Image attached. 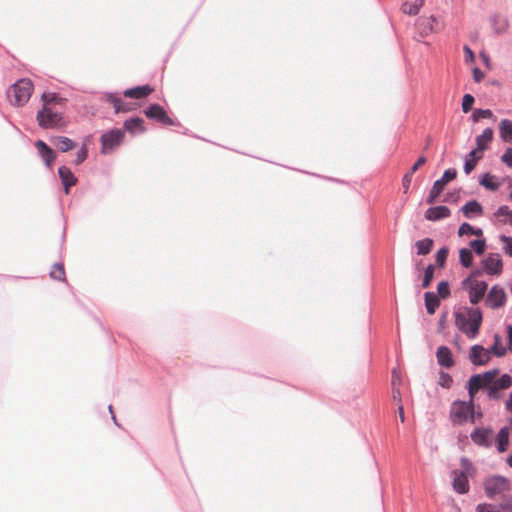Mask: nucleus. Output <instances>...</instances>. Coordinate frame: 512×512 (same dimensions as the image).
<instances>
[{
	"label": "nucleus",
	"mask_w": 512,
	"mask_h": 512,
	"mask_svg": "<svg viewBox=\"0 0 512 512\" xmlns=\"http://www.w3.org/2000/svg\"><path fill=\"white\" fill-rule=\"evenodd\" d=\"M124 128L131 134L142 133L145 131L143 119L139 117L127 119L124 122Z\"/></svg>",
	"instance_id": "26"
},
{
	"label": "nucleus",
	"mask_w": 512,
	"mask_h": 512,
	"mask_svg": "<svg viewBox=\"0 0 512 512\" xmlns=\"http://www.w3.org/2000/svg\"><path fill=\"white\" fill-rule=\"evenodd\" d=\"M34 85L31 80L23 78L10 86L7 96L10 102L16 106H23L30 99Z\"/></svg>",
	"instance_id": "2"
},
{
	"label": "nucleus",
	"mask_w": 512,
	"mask_h": 512,
	"mask_svg": "<svg viewBox=\"0 0 512 512\" xmlns=\"http://www.w3.org/2000/svg\"><path fill=\"white\" fill-rule=\"evenodd\" d=\"M451 214L447 206L430 207L425 212V218L429 221H439L449 217Z\"/></svg>",
	"instance_id": "17"
},
{
	"label": "nucleus",
	"mask_w": 512,
	"mask_h": 512,
	"mask_svg": "<svg viewBox=\"0 0 512 512\" xmlns=\"http://www.w3.org/2000/svg\"><path fill=\"white\" fill-rule=\"evenodd\" d=\"M109 411H110V413L112 414V419H113V421L115 422V424H116V425H118V423H117V421H116V417H115V415H114V413H113V409H112V406H111V405H109Z\"/></svg>",
	"instance_id": "63"
},
{
	"label": "nucleus",
	"mask_w": 512,
	"mask_h": 512,
	"mask_svg": "<svg viewBox=\"0 0 512 512\" xmlns=\"http://www.w3.org/2000/svg\"><path fill=\"white\" fill-rule=\"evenodd\" d=\"M493 113L490 109H475L471 115L473 122H478L481 118H491Z\"/></svg>",
	"instance_id": "40"
},
{
	"label": "nucleus",
	"mask_w": 512,
	"mask_h": 512,
	"mask_svg": "<svg viewBox=\"0 0 512 512\" xmlns=\"http://www.w3.org/2000/svg\"><path fill=\"white\" fill-rule=\"evenodd\" d=\"M440 194H441V193H439V192L437 191V189H433V188H431V190H430V192H429V195H428V197H427V199H426V202H427L428 204H433V203H435V202H436V200H437V198L439 197V195H440Z\"/></svg>",
	"instance_id": "52"
},
{
	"label": "nucleus",
	"mask_w": 512,
	"mask_h": 512,
	"mask_svg": "<svg viewBox=\"0 0 512 512\" xmlns=\"http://www.w3.org/2000/svg\"><path fill=\"white\" fill-rule=\"evenodd\" d=\"M495 215L498 217H506L509 218V221L512 219V210L506 206H500L497 211L495 212Z\"/></svg>",
	"instance_id": "47"
},
{
	"label": "nucleus",
	"mask_w": 512,
	"mask_h": 512,
	"mask_svg": "<svg viewBox=\"0 0 512 512\" xmlns=\"http://www.w3.org/2000/svg\"><path fill=\"white\" fill-rule=\"evenodd\" d=\"M490 25L496 34L505 33L508 29V19L500 14H494L489 19Z\"/></svg>",
	"instance_id": "22"
},
{
	"label": "nucleus",
	"mask_w": 512,
	"mask_h": 512,
	"mask_svg": "<svg viewBox=\"0 0 512 512\" xmlns=\"http://www.w3.org/2000/svg\"><path fill=\"white\" fill-rule=\"evenodd\" d=\"M506 301V294L503 288L495 285L487 294L486 305L492 309L502 307Z\"/></svg>",
	"instance_id": "11"
},
{
	"label": "nucleus",
	"mask_w": 512,
	"mask_h": 512,
	"mask_svg": "<svg viewBox=\"0 0 512 512\" xmlns=\"http://www.w3.org/2000/svg\"><path fill=\"white\" fill-rule=\"evenodd\" d=\"M424 5V0H415L414 2L412 3H404L402 5V11L405 13V14H408V15H411V16H414V15H417L419 13V10L420 8Z\"/></svg>",
	"instance_id": "33"
},
{
	"label": "nucleus",
	"mask_w": 512,
	"mask_h": 512,
	"mask_svg": "<svg viewBox=\"0 0 512 512\" xmlns=\"http://www.w3.org/2000/svg\"><path fill=\"white\" fill-rule=\"evenodd\" d=\"M437 361L440 366L445 368H451L454 365L452 353L446 346H440L436 353Z\"/></svg>",
	"instance_id": "23"
},
{
	"label": "nucleus",
	"mask_w": 512,
	"mask_h": 512,
	"mask_svg": "<svg viewBox=\"0 0 512 512\" xmlns=\"http://www.w3.org/2000/svg\"><path fill=\"white\" fill-rule=\"evenodd\" d=\"M462 471L458 472L454 470L452 472L453 481L452 486L455 492L459 494H465L469 491V483L467 474H470L473 470L472 463L467 458L461 459Z\"/></svg>",
	"instance_id": "8"
},
{
	"label": "nucleus",
	"mask_w": 512,
	"mask_h": 512,
	"mask_svg": "<svg viewBox=\"0 0 512 512\" xmlns=\"http://www.w3.org/2000/svg\"><path fill=\"white\" fill-rule=\"evenodd\" d=\"M461 212L466 218L481 216L483 214V207L478 201L471 200L461 207Z\"/></svg>",
	"instance_id": "20"
},
{
	"label": "nucleus",
	"mask_w": 512,
	"mask_h": 512,
	"mask_svg": "<svg viewBox=\"0 0 512 512\" xmlns=\"http://www.w3.org/2000/svg\"><path fill=\"white\" fill-rule=\"evenodd\" d=\"M494 131L492 128H486L482 134L476 137V148L474 150L483 153L489 148V143L493 140Z\"/></svg>",
	"instance_id": "19"
},
{
	"label": "nucleus",
	"mask_w": 512,
	"mask_h": 512,
	"mask_svg": "<svg viewBox=\"0 0 512 512\" xmlns=\"http://www.w3.org/2000/svg\"><path fill=\"white\" fill-rule=\"evenodd\" d=\"M145 115L150 119H155L165 125H173V120L167 115L166 111L158 104L150 105L145 111Z\"/></svg>",
	"instance_id": "15"
},
{
	"label": "nucleus",
	"mask_w": 512,
	"mask_h": 512,
	"mask_svg": "<svg viewBox=\"0 0 512 512\" xmlns=\"http://www.w3.org/2000/svg\"><path fill=\"white\" fill-rule=\"evenodd\" d=\"M459 260L463 267L469 268L473 262V254L471 249L461 248L459 251Z\"/></svg>",
	"instance_id": "35"
},
{
	"label": "nucleus",
	"mask_w": 512,
	"mask_h": 512,
	"mask_svg": "<svg viewBox=\"0 0 512 512\" xmlns=\"http://www.w3.org/2000/svg\"><path fill=\"white\" fill-rule=\"evenodd\" d=\"M438 297L446 299L450 295L449 284L446 281H441L437 287Z\"/></svg>",
	"instance_id": "43"
},
{
	"label": "nucleus",
	"mask_w": 512,
	"mask_h": 512,
	"mask_svg": "<svg viewBox=\"0 0 512 512\" xmlns=\"http://www.w3.org/2000/svg\"><path fill=\"white\" fill-rule=\"evenodd\" d=\"M485 272L489 275H498L502 272V260L500 254L490 253L482 261Z\"/></svg>",
	"instance_id": "12"
},
{
	"label": "nucleus",
	"mask_w": 512,
	"mask_h": 512,
	"mask_svg": "<svg viewBox=\"0 0 512 512\" xmlns=\"http://www.w3.org/2000/svg\"><path fill=\"white\" fill-rule=\"evenodd\" d=\"M512 385V377L508 374H503L500 378L495 379L491 386L488 388V397L497 400L501 397V390L507 389Z\"/></svg>",
	"instance_id": "10"
},
{
	"label": "nucleus",
	"mask_w": 512,
	"mask_h": 512,
	"mask_svg": "<svg viewBox=\"0 0 512 512\" xmlns=\"http://www.w3.org/2000/svg\"><path fill=\"white\" fill-rule=\"evenodd\" d=\"M464 51L469 56L470 59H473V57H474L473 51L468 46L464 47Z\"/></svg>",
	"instance_id": "62"
},
{
	"label": "nucleus",
	"mask_w": 512,
	"mask_h": 512,
	"mask_svg": "<svg viewBox=\"0 0 512 512\" xmlns=\"http://www.w3.org/2000/svg\"><path fill=\"white\" fill-rule=\"evenodd\" d=\"M37 121L39 126L45 129L58 128L64 124L62 114L46 104H43L42 109L37 112Z\"/></svg>",
	"instance_id": "7"
},
{
	"label": "nucleus",
	"mask_w": 512,
	"mask_h": 512,
	"mask_svg": "<svg viewBox=\"0 0 512 512\" xmlns=\"http://www.w3.org/2000/svg\"><path fill=\"white\" fill-rule=\"evenodd\" d=\"M87 154H88L87 148L85 146H82V148L77 152L76 158L74 160V164L79 165L82 162H84L85 159L87 158Z\"/></svg>",
	"instance_id": "50"
},
{
	"label": "nucleus",
	"mask_w": 512,
	"mask_h": 512,
	"mask_svg": "<svg viewBox=\"0 0 512 512\" xmlns=\"http://www.w3.org/2000/svg\"><path fill=\"white\" fill-rule=\"evenodd\" d=\"M505 408L506 410H508L510 413H512V390H511V393L509 395V398L508 400L506 401L505 403Z\"/></svg>",
	"instance_id": "59"
},
{
	"label": "nucleus",
	"mask_w": 512,
	"mask_h": 512,
	"mask_svg": "<svg viewBox=\"0 0 512 512\" xmlns=\"http://www.w3.org/2000/svg\"><path fill=\"white\" fill-rule=\"evenodd\" d=\"M469 401H454L451 405L450 418L454 424H463L469 419L474 420V397L469 396Z\"/></svg>",
	"instance_id": "3"
},
{
	"label": "nucleus",
	"mask_w": 512,
	"mask_h": 512,
	"mask_svg": "<svg viewBox=\"0 0 512 512\" xmlns=\"http://www.w3.org/2000/svg\"><path fill=\"white\" fill-rule=\"evenodd\" d=\"M482 312L479 308H467L465 313L455 312V324L469 339H474L482 323Z\"/></svg>",
	"instance_id": "1"
},
{
	"label": "nucleus",
	"mask_w": 512,
	"mask_h": 512,
	"mask_svg": "<svg viewBox=\"0 0 512 512\" xmlns=\"http://www.w3.org/2000/svg\"><path fill=\"white\" fill-rule=\"evenodd\" d=\"M500 240L505 244L503 247L504 252L507 255L512 256V237L501 235Z\"/></svg>",
	"instance_id": "46"
},
{
	"label": "nucleus",
	"mask_w": 512,
	"mask_h": 512,
	"mask_svg": "<svg viewBox=\"0 0 512 512\" xmlns=\"http://www.w3.org/2000/svg\"><path fill=\"white\" fill-rule=\"evenodd\" d=\"M435 21H436V19L433 16H430L427 18L422 17L417 20L416 25L422 35H428L429 33H431L433 31V29H434L433 24Z\"/></svg>",
	"instance_id": "30"
},
{
	"label": "nucleus",
	"mask_w": 512,
	"mask_h": 512,
	"mask_svg": "<svg viewBox=\"0 0 512 512\" xmlns=\"http://www.w3.org/2000/svg\"><path fill=\"white\" fill-rule=\"evenodd\" d=\"M467 234L481 236L483 234V232H482L481 228H475V227L471 226L469 223L464 222L460 225V227L458 229V235L464 236Z\"/></svg>",
	"instance_id": "37"
},
{
	"label": "nucleus",
	"mask_w": 512,
	"mask_h": 512,
	"mask_svg": "<svg viewBox=\"0 0 512 512\" xmlns=\"http://www.w3.org/2000/svg\"><path fill=\"white\" fill-rule=\"evenodd\" d=\"M457 176V171L454 168H450L444 171L442 177L436 180L432 186L433 189H437L439 193H442L445 185L454 180Z\"/></svg>",
	"instance_id": "24"
},
{
	"label": "nucleus",
	"mask_w": 512,
	"mask_h": 512,
	"mask_svg": "<svg viewBox=\"0 0 512 512\" xmlns=\"http://www.w3.org/2000/svg\"><path fill=\"white\" fill-rule=\"evenodd\" d=\"M38 153L44 160L48 168L52 167L53 161L55 160V152L42 140H38L35 143Z\"/></svg>",
	"instance_id": "16"
},
{
	"label": "nucleus",
	"mask_w": 512,
	"mask_h": 512,
	"mask_svg": "<svg viewBox=\"0 0 512 512\" xmlns=\"http://www.w3.org/2000/svg\"><path fill=\"white\" fill-rule=\"evenodd\" d=\"M475 99L471 94H465L462 99V110L464 113L469 112L472 109V105Z\"/></svg>",
	"instance_id": "45"
},
{
	"label": "nucleus",
	"mask_w": 512,
	"mask_h": 512,
	"mask_svg": "<svg viewBox=\"0 0 512 512\" xmlns=\"http://www.w3.org/2000/svg\"><path fill=\"white\" fill-rule=\"evenodd\" d=\"M398 412H399L400 421L404 422L405 421V416H404V409H403L402 405H399Z\"/></svg>",
	"instance_id": "60"
},
{
	"label": "nucleus",
	"mask_w": 512,
	"mask_h": 512,
	"mask_svg": "<svg viewBox=\"0 0 512 512\" xmlns=\"http://www.w3.org/2000/svg\"><path fill=\"white\" fill-rule=\"evenodd\" d=\"M484 78V73L483 71H481L479 68H474L473 69V79L476 81V82H480L482 79Z\"/></svg>",
	"instance_id": "56"
},
{
	"label": "nucleus",
	"mask_w": 512,
	"mask_h": 512,
	"mask_svg": "<svg viewBox=\"0 0 512 512\" xmlns=\"http://www.w3.org/2000/svg\"><path fill=\"white\" fill-rule=\"evenodd\" d=\"M498 374V369L489 370L482 374H474L468 381L467 389L469 396L474 397L475 393L481 388L488 390Z\"/></svg>",
	"instance_id": "5"
},
{
	"label": "nucleus",
	"mask_w": 512,
	"mask_h": 512,
	"mask_svg": "<svg viewBox=\"0 0 512 512\" xmlns=\"http://www.w3.org/2000/svg\"><path fill=\"white\" fill-rule=\"evenodd\" d=\"M106 99L109 103L113 105L116 113L127 112L132 109L130 104L125 103L121 98L114 94H107Z\"/></svg>",
	"instance_id": "27"
},
{
	"label": "nucleus",
	"mask_w": 512,
	"mask_h": 512,
	"mask_svg": "<svg viewBox=\"0 0 512 512\" xmlns=\"http://www.w3.org/2000/svg\"><path fill=\"white\" fill-rule=\"evenodd\" d=\"M426 162V158L424 156H421L418 158V160L414 163V165L410 168L408 172L411 174H414L420 166H422Z\"/></svg>",
	"instance_id": "54"
},
{
	"label": "nucleus",
	"mask_w": 512,
	"mask_h": 512,
	"mask_svg": "<svg viewBox=\"0 0 512 512\" xmlns=\"http://www.w3.org/2000/svg\"><path fill=\"white\" fill-rule=\"evenodd\" d=\"M424 299L427 313L430 315L434 314L436 309L440 305L439 297L433 292H426L424 294Z\"/></svg>",
	"instance_id": "28"
},
{
	"label": "nucleus",
	"mask_w": 512,
	"mask_h": 512,
	"mask_svg": "<svg viewBox=\"0 0 512 512\" xmlns=\"http://www.w3.org/2000/svg\"><path fill=\"white\" fill-rule=\"evenodd\" d=\"M494 178H495V177H494L493 175H491V174H489V173H485V174L481 177V179H480V181H479V182H480V184H481L482 186H484L486 189L491 190V191H496V190L499 188L500 183H498V182H494V181H493V179H494Z\"/></svg>",
	"instance_id": "36"
},
{
	"label": "nucleus",
	"mask_w": 512,
	"mask_h": 512,
	"mask_svg": "<svg viewBox=\"0 0 512 512\" xmlns=\"http://www.w3.org/2000/svg\"><path fill=\"white\" fill-rule=\"evenodd\" d=\"M479 275H481V271L476 270L462 281V287L468 291L469 300L473 305L478 304L482 300L488 287L485 281L474 279L475 276Z\"/></svg>",
	"instance_id": "4"
},
{
	"label": "nucleus",
	"mask_w": 512,
	"mask_h": 512,
	"mask_svg": "<svg viewBox=\"0 0 512 512\" xmlns=\"http://www.w3.org/2000/svg\"><path fill=\"white\" fill-rule=\"evenodd\" d=\"M469 358L474 365L482 366L490 361V351L481 345H474L470 350Z\"/></svg>",
	"instance_id": "13"
},
{
	"label": "nucleus",
	"mask_w": 512,
	"mask_h": 512,
	"mask_svg": "<svg viewBox=\"0 0 512 512\" xmlns=\"http://www.w3.org/2000/svg\"><path fill=\"white\" fill-rule=\"evenodd\" d=\"M433 240L431 238H424L415 243L418 255H427L433 248Z\"/></svg>",
	"instance_id": "32"
},
{
	"label": "nucleus",
	"mask_w": 512,
	"mask_h": 512,
	"mask_svg": "<svg viewBox=\"0 0 512 512\" xmlns=\"http://www.w3.org/2000/svg\"><path fill=\"white\" fill-rule=\"evenodd\" d=\"M501 161L505 163L508 167H512V147H508L503 155L501 156Z\"/></svg>",
	"instance_id": "51"
},
{
	"label": "nucleus",
	"mask_w": 512,
	"mask_h": 512,
	"mask_svg": "<svg viewBox=\"0 0 512 512\" xmlns=\"http://www.w3.org/2000/svg\"><path fill=\"white\" fill-rule=\"evenodd\" d=\"M503 502L498 507L501 512H512V498L511 497H502Z\"/></svg>",
	"instance_id": "48"
},
{
	"label": "nucleus",
	"mask_w": 512,
	"mask_h": 512,
	"mask_svg": "<svg viewBox=\"0 0 512 512\" xmlns=\"http://www.w3.org/2000/svg\"><path fill=\"white\" fill-rule=\"evenodd\" d=\"M124 138V132L121 129L111 130L102 135V153L111 152L115 147L120 145Z\"/></svg>",
	"instance_id": "9"
},
{
	"label": "nucleus",
	"mask_w": 512,
	"mask_h": 512,
	"mask_svg": "<svg viewBox=\"0 0 512 512\" xmlns=\"http://www.w3.org/2000/svg\"><path fill=\"white\" fill-rule=\"evenodd\" d=\"M434 275V267L433 265H428L425 269L424 278L422 281V287L427 288L429 287Z\"/></svg>",
	"instance_id": "42"
},
{
	"label": "nucleus",
	"mask_w": 512,
	"mask_h": 512,
	"mask_svg": "<svg viewBox=\"0 0 512 512\" xmlns=\"http://www.w3.org/2000/svg\"><path fill=\"white\" fill-rule=\"evenodd\" d=\"M484 487L487 496L494 498L496 496L505 497L506 493L510 491L511 485L507 478L495 475L486 479Z\"/></svg>",
	"instance_id": "6"
},
{
	"label": "nucleus",
	"mask_w": 512,
	"mask_h": 512,
	"mask_svg": "<svg viewBox=\"0 0 512 512\" xmlns=\"http://www.w3.org/2000/svg\"><path fill=\"white\" fill-rule=\"evenodd\" d=\"M153 89L149 85L137 86L124 91V96L134 99H141L148 96Z\"/></svg>",
	"instance_id": "25"
},
{
	"label": "nucleus",
	"mask_w": 512,
	"mask_h": 512,
	"mask_svg": "<svg viewBox=\"0 0 512 512\" xmlns=\"http://www.w3.org/2000/svg\"><path fill=\"white\" fill-rule=\"evenodd\" d=\"M448 248L442 247L436 253V264L443 267L448 256Z\"/></svg>",
	"instance_id": "44"
},
{
	"label": "nucleus",
	"mask_w": 512,
	"mask_h": 512,
	"mask_svg": "<svg viewBox=\"0 0 512 512\" xmlns=\"http://www.w3.org/2000/svg\"><path fill=\"white\" fill-rule=\"evenodd\" d=\"M412 175L410 172H407L403 179H402V185L404 188V192L406 193L410 187L411 181H412Z\"/></svg>",
	"instance_id": "53"
},
{
	"label": "nucleus",
	"mask_w": 512,
	"mask_h": 512,
	"mask_svg": "<svg viewBox=\"0 0 512 512\" xmlns=\"http://www.w3.org/2000/svg\"><path fill=\"white\" fill-rule=\"evenodd\" d=\"M41 98H42L44 104H46L48 106L49 103H51L57 99V95L54 93H43Z\"/></svg>",
	"instance_id": "55"
},
{
	"label": "nucleus",
	"mask_w": 512,
	"mask_h": 512,
	"mask_svg": "<svg viewBox=\"0 0 512 512\" xmlns=\"http://www.w3.org/2000/svg\"><path fill=\"white\" fill-rule=\"evenodd\" d=\"M477 512H501L500 509L492 504H479L476 508Z\"/></svg>",
	"instance_id": "49"
},
{
	"label": "nucleus",
	"mask_w": 512,
	"mask_h": 512,
	"mask_svg": "<svg viewBox=\"0 0 512 512\" xmlns=\"http://www.w3.org/2000/svg\"><path fill=\"white\" fill-rule=\"evenodd\" d=\"M497 449L500 453L507 450L509 443V429L507 427H503L497 434Z\"/></svg>",
	"instance_id": "31"
},
{
	"label": "nucleus",
	"mask_w": 512,
	"mask_h": 512,
	"mask_svg": "<svg viewBox=\"0 0 512 512\" xmlns=\"http://www.w3.org/2000/svg\"><path fill=\"white\" fill-rule=\"evenodd\" d=\"M58 175L61 179L65 193L68 194L70 187H72L76 184L77 178L73 175L71 170L69 168H67L66 166L59 167Z\"/></svg>",
	"instance_id": "18"
},
{
	"label": "nucleus",
	"mask_w": 512,
	"mask_h": 512,
	"mask_svg": "<svg viewBox=\"0 0 512 512\" xmlns=\"http://www.w3.org/2000/svg\"><path fill=\"white\" fill-rule=\"evenodd\" d=\"M500 137L504 142L512 143V120L503 119L499 124Z\"/></svg>",
	"instance_id": "29"
},
{
	"label": "nucleus",
	"mask_w": 512,
	"mask_h": 512,
	"mask_svg": "<svg viewBox=\"0 0 512 512\" xmlns=\"http://www.w3.org/2000/svg\"><path fill=\"white\" fill-rule=\"evenodd\" d=\"M509 350L512 351V326L507 327Z\"/></svg>",
	"instance_id": "58"
},
{
	"label": "nucleus",
	"mask_w": 512,
	"mask_h": 512,
	"mask_svg": "<svg viewBox=\"0 0 512 512\" xmlns=\"http://www.w3.org/2000/svg\"><path fill=\"white\" fill-rule=\"evenodd\" d=\"M483 157V153L472 149L465 157L464 161V172L469 175L476 167L479 160Z\"/></svg>",
	"instance_id": "21"
},
{
	"label": "nucleus",
	"mask_w": 512,
	"mask_h": 512,
	"mask_svg": "<svg viewBox=\"0 0 512 512\" xmlns=\"http://www.w3.org/2000/svg\"><path fill=\"white\" fill-rule=\"evenodd\" d=\"M501 337L498 334L494 335V345L489 349L490 354L493 353L497 357H502L506 353V348L500 346Z\"/></svg>",
	"instance_id": "38"
},
{
	"label": "nucleus",
	"mask_w": 512,
	"mask_h": 512,
	"mask_svg": "<svg viewBox=\"0 0 512 512\" xmlns=\"http://www.w3.org/2000/svg\"><path fill=\"white\" fill-rule=\"evenodd\" d=\"M56 146L61 152H67L76 147V143L68 137H57L56 138Z\"/></svg>",
	"instance_id": "34"
},
{
	"label": "nucleus",
	"mask_w": 512,
	"mask_h": 512,
	"mask_svg": "<svg viewBox=\"0 0 512 512\" xmlns=\"http://www.w3.org/2000/svg\"><path fill=\"white\" fill-rule=\"evenodd\" d=\"M507 463L512 467V454L508 457Z\"/></svg>",
	"instance_id": "64"
},
{
	"label": "nucleus",
	"mask_w": 512,
	"mask_h": 512,
	"mask_svg": "<svg viewBox=\"0 0 512 512\" xmlns=\"http://www.w3.org/2000/svg\"><path fill=\"white\" fill-rule=\"evenodd\" d=\"M400 382V376L398 372L394 369L392 371V386L396 387V385Z\"/></svg>",
	"instance_id": "57"
},
{
	"label": "nucleus",
	"mask_w": 512,
	"mask_h": 512,
	"mask_svg": "<svg viewBox=\"0 0 512 512\" xmlns=\"http://www.w3.org/2000/svg\"><path fill=\"white\" fill-rule=\"evenodd\" d=\"M50 276L55 280L64 281L65 271L63 265L60 263H56L50 272Z\"/></svg>",
	"instance_id": "39"
},
{
	"label": "nucleus",
	"mask_w": 512,
	"mask_h": 512,
	"mask_svg": "<svg viewBox=\"0 0 512 512\" xmlns=\"http://www.w3.org/2000/svg\"><path fill=\"white\" fill-rule=\"evenodd\" d=\"M470 248L478 255H482L486 248V242L484 239H475L469 243Z\"/></svg>",
	"instance_id": "41"
},
{
	"label": "nucleus",
	"mask_w": 512,
	"mask_h": 512,
	"mask_svg": "<svg viewBox=\"0 0 512 512\" xmlns=\"http://www.w3.org/2000/svg\"><path fill=\"white\" fill-rule=\"evenodd\" d=\"M493 436V430L488 428H478L471 433L472 441L483 447H490L492 445Z\"/></svg>",
	"instance_id": "14"
},
{
	"label": "nucleus",
	"mask_w": 512,
	"mask_h": 512,
	"mask_svg": "<svg viewBox=\"0 0 512 512\" xmlns=\"http://www.w3.org/2000/svg\"><path fill=\"white\" fill-rule=\"evenodd\" d=\"M393 399L400 400V390L396 387H393Z\"/></svg>",
	"instance_id": "61"
}]
</instances>
